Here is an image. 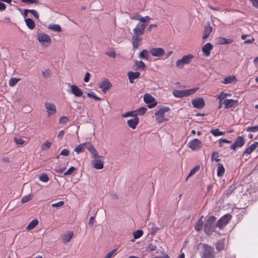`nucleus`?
Wrapping results in <instances>:
<instances>
[{"label":"nucleus","mask_w":258,"mask_h":258,"mask_svg":"<svg viewBox=\"0 0 258 258\" xmlns=\"http://www.w3.org/2000/svg\"><path fill=\"white\" fill-rule=\"evenodd\" d=\"M216 218L214 216H210L204 225V231L207 235H210L215 230V223Z\"/></svg>","instance_id":"nucleus-1"},{"label":"nucleus","mask_w":258,"mask_h":258,"mask_svg":"<svg viewBox=\"0 0 258 258\" xmlns=\"http://www.w3.org/2000/svg\"><path fill=\"white\" fill-rule=\"evenodd\" d=\"M170 110L169 107L164 106L159 108L155 113L156 120L157 123H161L168 119L165 117V113Z\"/></svg>","instance_id":"nucleus-2"},{"label":"nucleus","mask_w":258,"mask_h":258,"mask_svg":"<svg viewBox=\"0 0 258 258\" xmlns=\"http://www.w3.org/2000/svg\"><path fill=\"white\" fill-rule=\"evenodd\" d=\"M202 258H215L214 249L207 244H203L201 252Z\"/></svg>","instance_id":"nucleus-3"},{"label":"nucleus","mask_w":258,"mask_h":258,"mask_svg":"<svg viewBox=\"0 0 258 258\" xmlns=\"http://www.w3.org/2000/svg\"><path fill=\"white\" fill-rule=\"evenodd\" d=\"M37 39L41 45L43 47H48L51 44L50 37L43 32H40L38 34Z\"/></svg>","instance_id":"nucleus-4"},{"label":"nucleus","mask_w":258,"mask_h":258,"mask_svg":"<svg viewBox=\"0 0 258 258\" xmlns=\"http://www.w3.org/2000/svg\"><path fill=\"white\" fill-rule=\"evenodd\" d=\"M194 58V55L191 54H188L183 56L182 58L177 60L176 66L179 69H182L184 66L190 63Z\"/></svg>","instance_id":"nucleus-5"},{"label":"nucleus","mask_w":258,"mask_h":258,"mask_svg":"<svg viewBox=\"0 0 258 258\" xmlns=\"http://www.w3.org/2000/svg\"><path fill=\"white\" fill-rule=\"evenodd\" d=\"M198 89V88H193L184 90H175L172 92V93L176 97L182 98L195 93Z\"/></svg>","instance_id":"nucleus-6"},{"label":"nucleus","mask_w":258,"mask_h":258,"mask_svg":"<svg viewBox=\"0 0 258 258\" xmlns=\"http://www.w3.org/2000/svg\"><path fill=\"white\" fill-rule=\"evenodd\" d=\"M232 218L230 214H227L223 216L216 223V226L220 229H223L229 223Z\"/></svg>","instance_id":"nucleus-7"},{"label":"nucleus","mask_w":258,"mask_h":258,"mask_svg":"<svg viewBox=\"0 0 258 258\" xmlns=\"http://www.w3.org/2000/svg\"><path fill=\"white\" fill-rule=\"evenodd\" d=\"M144 101L145 103L148 104V107L149 108H152L157 104L155 99L149 94H145L144 95Z\"/></svg>","instance_id":"nucleus-8"},{"label":"nucleus","mask_w":258,"mask_h":258,"mask_svg":"<svg viewBox=\"0 0 258 258\" xmlns=\"http://www.w3.org/2000/svg\"><path fill=\"white\" fill-rule=\"evenodd\" d=\"M147 24L138 23L136 27L133 29L134 35L139 36L143 35L145 32V29Z\"/></svg>","instance_id":"nucleus-9"},{"label":"nucleus","mask_w":258,"mask_h":258,"mask_svg":"<svg viewBox=\"0 0 258 258\" xmlns=\"http://www.w3.org/2000/svg\"><path fill=\"white\" fill-rule=\"evenodd\" d=\"M245 140L243 137H238L234 143L230 146V149L236 150L237 148L242 147L245 144Z\"/></svg>","instance_id":"nucleus-10"},{"label":"nucleus","mask_w":258,"mask_h":258,"mask_svg":"<svg viewBox=\"0 0 258 258\" xmlns=\"http://www.w3.org/2000/svg\"><path fill=\"white\" fill-rule=\"evenodd\" d=\"M187 146L192 150H198L202 147V143L200 140L195 139L189 141L188 143Z\"/></svg>","instance_id":"nucleus-11"},{"label":"nucleus","mask_w":258,"mask_h":258,"mask_svg":"<svg viewBox=\"0 0 258 258\" xmlns=\"http://www.w3.org/2000/svg\"><path fill=\"white\" fill-rule=\"evenodd\" d=\"M149 52L152 56L158 57H162L165 53V50L160 47L152 48L150 49Z\"/></svg>","instance_id":"nucleus-12"},{"label":"nucleus","mask_w":258,"mask_h":258,"mask_svg":"<svg viewBox=\"0 0 258 258\" xmlns=\"http://www.w3.org/2000/svg\"><path fill=\"white\" fill-rule=\"evenodd\" d=\"M191 103L194 107L198 109H202L205 105L204 99L201 97L192 99L191 100Z\"/></svg>","instance_id":"nucleus-13"},{"label":"nucleus","mask_w":258,"mask_h":258,"mask_svg":"<svg viewBox=\"0 0 258 258\" xmlns=\"http://www.w3.org/2000/svg\"><path fill=\"white\" fill-rule=\"evenodd\" d=\"M45 107L48 113V116H50L56 113V106L54 104L50 102H46L45 104Z\"/></svg>","instance_id":"nucleus-14"},{"label":"nucleus","mask_w":258,"mask_h":258,"mask_svg":"<svg viewBox=\"0 0 258 258\" xmlns=\"http://www.w3.org/2000/svg\"><path fill=\"white\" fill-rule=\"evenodd\" d=\"M69 93H72L77 97H80L83 96V92L82 90L75 85H72L70 87Z\"/></svg>","instance_id":"nucleus-15"},{"label":"nucleus","mask_w":258,"mask_h":258,"mask_svg":"<svg viewBox=\"0 0 258 258\" xmlns=\"http://www.w3.org/2000/svg\"><path fill=\"white\" fill-rule=\"evenodd\" d=\"M223 104L225 108L228 109L237 106L238 104V101L233 99H225L223 101Z\"/></svg>","instance_id":"nucleus-16"},{"label":"nucleus","mask_w":258,"mask_h":258,"mask_svg":"<svg viewBox=\"0 0 258 258\" xmlns=\"http://www.w3.org/2000/svg\"><path fill=\"white\" fill-rule=\"evenodd\" d=\"M111 86V83L107 79H104L99 85V88L104 93H105L107 90L110 89Z\"/></svg>","instance_id":"nucleus-17"},{"label":"nucleus","mask_w":258,"mask_h":258,"mask_svg":"<svg viewBox=\"0 0 258 258\" xmlns=\"http://www.w3.org/2000/svg\"><path fill=\"white\" fill-rule=\"evenodd\" d=\"M87 150L90 152V153L92 154V157L96 159L97 158H103V157L99 156L98 151L95 149L93 146L89 143L87 146Z\"/></svg>","instance_id":"nucleus-18"},{"label":"nucleus","mask_w":258,"mask_h":258,"mask_svg":"<svg viewBox=\"0 0 258 258\" xmlns=\"http://www.w3.org/2000/svg\"><path fill=\"white\" fill-rule=\"evenodd\" d=\"M93 167L96 169H101L103 168L104 162L100 158H97L92 160Z\"/></svg>","instance_id":"nucleus-19"},{"label":"nucleus","mask_w":258,"mask_h":258,"mask_svg":"<svg viewBox=\"0 0 258 258\" xmlns=\"http://www.w3.org/2000/svg\"><path fill=\"white\" fill-rule=\"evenodd\" d=\"M213 47V45L210 43H207L205 44L202 49L204 56H209L210 55V52Z\"/></svg>","instance_id":"nucleus-20"},{"label":"nucleus","mask_w":258,"mask_h":258,"mask_svg":"<svg viewBox=\"0 0 258 258\" xmlns=\"http://www.w3.org/2000/svg\"><path fill=\"white\" fill-rule=\"evenodd\" d=\"M142 40V37L139 36L133 35L132 38V44L134 49H137L140 43Z\"/></svg>","instance_id":"nucleus-21"},{"label":"nucleus","mask_w":258,"mask_h":258,"mask_svg":"<svg viewBox=\"0 0 258 258\" xmlns=\"http://www.w3.org/2000/svg\"><path fill=\"white\" fill-rule=\"evenodd\" d=\"M139 118L137 116H135L134 118L128 120L127 121V124L129 127H131L132 129H135L136 128L137 125L139 123Z\"/></svg>","instance_id":"nucleus-22"},{"label":"nucleus","mask_w":258,"mask_h":258,"mask_svg":"<svg viewBox=\"0 0 258 258\" xmlns=\"http://www.w3.org/2000/svg\"><path fill=\"white\" fill-rule=\"evenodd\" d=\"M212 31L213 28L209 24H207L206 25H205L204 27V32L203 36V39H207L212 33Z\"/></svg>","instance_id":"nucleus-23"},{"label":"nucleus","mask_w":258,"mask_h":258,"mask_svg":"<svg viewBox=\"0 0 258 258\" xmlns=\"http://www.w3.org/2000/svg\"><path fill=\"white\" fill-rule=\"evenodd\" d=\"M127 76L129 81L131 83H134V80L138 79L140 77V73L138 72H128L127 73Z\"/></svg>","instance_id":"nucleus-24"},{"label":"nucleus","mask_w":258,"mask_h":258,"mask_svg":"<svg viewBox=\"0 0 258 258\" xmlns=\"http://www.w3.org/2000/svg\"><path fill=\"white\" fill-rule=\"evenodd\" d=\"M89 144V143H84L77 146L74 149V151L76 152L77 154H80L84 152L85 148L87 149V146Z\"/></svg>","instance_id":"nucleus-25"},{"label":"nucleus","mask_w":258,"mask_h":258,"mask_svg":"<svg viewBox=\"0 0 258 258\" xmlns=\"http://www.w3.org/2000/svg\"><path fill=\"white\" fill-rule=\"evenodd\" d=\"M73 235L74 233L72 231H69L68 233H65L62 236V241L64 243H68L73 237Z\"/></svg>","instance_id":"nucleus-26"},{"label":"nucleus","mask_w":258,"mask_h":258,"mask_svg":"<svg viewBox=\"0 0 258 258\" xmlns=\"http://www.w3.org/2000/svg\"><path fill=\"white\" fill-rule=\"evenodd\" d=\"M236 81L237 79L235 76H229L224 78V79L221 81V83L223 84H229Z\"/></svg>","instance_id":"nucleus-27"},{"label":"nucleus","mask_w":258,"mask_h":258,"mask_svg":"<svg viewBox=\"0 0 258 258\" xmlns=\"http://www.w3.org/2000/svg\"><path fill=\"white\" fill-rule=\"evenodd\" d=\"M25 22L26 26L31 30L33 29L35 27V23L32 19L30 18L25 19Z\"/></svg>","instance_id":"nucleus-28"},{"label":"nucleus","mask_w":258,"mask_h":258,"mask_svg":"<svg viewBox=\"0 0 258 258\" xmlns=\"http://www.w3.org/2000/svg\"><path fill=\"white\" fill-rule=\"evenodd\" d=\"M225 172V168L222 164L218 163L217 164V176L222 177Z\"/></svg>","instance_id":"nucleus-29"},{"label":"nucleus","mask_w":258,"mask_h":258,"mask_svg":"<svg viewBox=\"0 0 258 258\" xmlns=\"http://www.w3.org/2000/svg\"><path fill=\"white\" fill-rule=\"evenodd\" d=\"M48 28L54 32H61V28L58 24H50L48 26Z\"/></svg>","instance_id":"nucleus-30"},{"label":"nucleus","mask_w":258,"mask_h":258,"mask_svg":"<svg viewBox=\"0 0 258 258\" xmlns=\"http://www.w3.org/2000/svg\"><path fill=\"white\" fill-rule=\"evenodd\" d=\"M135 64L137 67V68L136 69V70L140 69L144 70L146 68L145 63L142 60H136L135 61Z\"/></svg>","instance_id":"nucleus-31"},{"label":"nucleus","mask_w":258,"mask_h":258,"mask_svg":"<svg viewBox=\"0 0 258 258\" xmlns=\"http://www.w3.org/2000/svg\"><path fill=\"white\" fill-rule=\"evenodd\" d=\"M149 52L147 49H144L139 54V57L143 59L148 60L149 58Z\"/></svg>","instance_id":"nucleus-32"},{"label":"nucleus","mask_w":258,"mask_h":258,"mask_svg":"<svg viewBox=\"0 0 258 258\" xmlns=\"http://www.w3.org/2000/svg\"><path fill=\"white\" fill-rule=\"evenodd\" d=\"M203 216L197 222L195 228L197 231H200L202 229L203 222L202 220Z\"/></svg>","instance_id":"nucleus-33"},{"label":"nucleus","mask_w":258,"mask_h":258,"mask_svg":"<svg viewBox=\"0 0 258 258\" xmlns=\"http://www.w3.org/2000/svg\"><path fill=\"white\" fill-rule=\"evenodd\" d=\"M233 41V40L230 38L226 39L221 37L219 39V43L220 44H229L232 43Z\"/></svg>","instance_id":"nucleus-34"},{"label":"nucleus","mask_w":258,"mask_h":258,"mask_svg":"<svg viewBox=\"0 0 258 258\" xmlns=\"http://www.w3.org/2000/svg\"><path fill=\"white\" fill-rule=\"evenodd\" d=\"M38 224V221L36 219H33L27 226L28 230H31L36 227Z\"/></svg>","instance_id":"nucleus-35"},{"label":"nucleus","mask_w":258,"mask_h":258,"mask_svg":"<svg viewBox=\"0 0 258 258\" xmlns=\"http://www.w3.org/2000/svg\"><path fill=\"white\" fill-rule=\"evenodd\" d=\"M151 18L149 16H146L145 17H143L141 16L139 19V23H141L142 24H147V25L149 23L150 20H151Z\"/></svg>","instance_id":"nucleus-36"},{"label":"nucleus","mask_w":258,"mask_h":258,"mask_svg":"<svg viewBox=\"0 0 258 258\" xmlns=\"http://www.w3.org/2000/svg\"><path fill=\"white\" fill-rule=\"evenodd\" d=\"M210 133L215 137L222 136L224 135V133L220 132L218 129L212 130L210 131Z\"/></svg>","instance_id":"nucleus-37"},{"label":"nucleus","mask_w":258,"mask_h":258,"mask_svg":"<svg viewBox=\"0 0 258 258\" xmlns=\"http://www.w3.org/2000/svg\"><path fill=\"white\" fill-rule=\"evenodd\" d=\"M200 167L199 165L196 166L194 168H193L190 171L189 174L188 175L186 180L188 177L190 176H191L192 175H194L198 171L200 170Z\"/></svg>","instance_id":"nucleus-38"},{"label":"nucleus","mask_w":258,"mask_h":258,"mask_svg":"<svg viewBox=\"0 0 258 258\" xmlns=\"http://www.w3.org/2000/svg\"><path fill=\"white\" fill-rule=\"evenodd\" d=\"M211 160L212 161H215L216 162H219L220 161V159L219 158V154L217 152L215 151L212 153Z\"/></svg>","instance_id":"nucleus-39"},{"label":"nucleus","mask_w":258,"mask_h":258,"mask_svg":"<svg viewBox=\"0 0 258 258\" xmlns=\"http://www.w3.org/2000/svg\"><path fill=\"white\" fill-rule=\"evenodd\" d=\"M225 247L224 243L223 241H218L216 245V248L217 250L220 251L223 249H224Z\"/></svg>","instance_id":"nucleus-40"},{"label":"nucleus","mask_w":258,"mask_h":258,"mask_svg":"<svg viewBox=\"0 0 258 258\" xmlns=\"http://www.w3.org/2000/svg\"><path fill=\"white\" fill-rule=\"evenodd\" d=\"M147 110V109L146 107H142L139 108L134 112H136V114L141 115L144 114L146 112Z\"/></svg>","instance_id":"nucleus-41"},{"label":"nucleus","mask_w":258,"mask_h":258,"mask_svg":"<svg viewBox=\"0 0 258 258\" xmlns=\"http://www.w3.org/2000/svg\"><path fill=\"white\" fill-rule=\"evenodd\" d=\"M51 146V143L50 142L46 141L41 145V149L43 150H48Z\"/></svg>","instance_id":"nucleus-42"},{"label":"nucleus","mask_w":258,"mask_h":258,"mask_svg":"<svg viewBox=\"0 0 258 258\" xmlns=\"http://www.w3.org/2000/svg\"><path fill=\"white\" fill-rule=\"evenodd\" d=\"M143 234V231L142 230H138L135 231L134 233V237L135 239H138L141 237Z\"/></svg>","instance_id":"nucleus-43"},{"label":"nucleus","mask_w":258,"mask_h":258,"mask_svg":"<svg viewBox=\"0 0 258 258\" xmlns=\"http://www.w3.org/2000/svg\"><path fill=\"white\" fill-rule=\"evenodd\" d=\"M19 80H20L19 79L12 78L9 80V85L11 87H14V86H15L17 84V83L19 82Z\"/></svg>","instance_id":"nucleus-44"},{"label":"nucleus","mask_w":258,"mask_h":258,"mask_svg":"<svg viewBox=\"0 0 258 258\" xmlns=\"http://www.w3.org/2000/svg\"><path fill=\"white\" fill-rule=\"evenodd\" d=\"M39 179L42 182H46L49 180V178L46 174L43 173L39 176Z\"/></svg>","instance_id":"nucleus-45"},{"label":"nucleus","mask_w":258,"mask_h":258,"mask_svg":"<svg viewBox=\"0 0 258 258\" xmlns=\"http://www.w3.org/2000/svg\"><path fill=\"white\" fill-rule=\"evenodd\" d=\"M87 96L89 98H93L95 100H101V98L100 97L97 96L95 95V93L93 92H92L90 93H88Z\"/></svg>","instance_id":"nucleus-46"},{"label":"nucleus","mask_w":258,"mask_h":258,"mask_svg":"<svg viewBox=\"0 0 258 258\" xmlns=\"http://www.w3.org/2000/svg\"><path fill=\"white\" fill-rule=\"evenodd\" d=\"M76 170V168L74 167V166H72L70 168H69L67 171H66L63 175H71L75 170Z\"/></svg>","instance_id":"nucleus-47"},{"label":"nucleus","mask_w":258,"mask_h":258,"mask_svg":"<svg viewBox=\"0 0 258 258\" xmlns=\"http://www.w3.org/2000/svg\"><path fill=\"white\" fill-rule=\"evenodd\" d=\"M231 96V94L222 92L218 96V98L219 99V100H225L224 99L225 98H226L228 96Z\"/></svg>","instance_id":"nucleus-48"},{"label":"nucleus","mask_w":258,"mask_h":258,"mask_svg":"<svg viewBox=\"0 0 258 258\" xmlns=\"http://www.w3.org/2000/svg\"><path fill=\"white\" fill-rule=\"evenodd\" d=\"M247 132L255 133L258 132V125L256 126L248 127L246 128Z\"/></svg>","instance_id":"nucleus-49"},{"label":"nucleus","mask_w":258,"mask_h":258,"mask_svg":"<svg viewBox=\"0 0 258 258\" xmlns=\"http://www.w3.org/2000/svg\"><path fill=\"white\" fill-rule=\"evenodd\" d=\"M117 250V248L113 249L111 251H109L107 254V255L105 256V258H111V257H112L113 256H114Z\"/></svg>","instance_id":"nucleus-50"},{"label":"nucleus","mask_w":258,"mask_h":258,"mask_svg":"<svg viewBox=\"0 0 258 258\" xmlns=\"http://www.w3.org/2000/svg\"><path fill=\"white\" fill-rule=\"evenodd\" d=\"M32 199V197L30 195L23 197L21 199V203L22 204L25 203Z\"/></svg>","instance_id":"nucleus-51"},{"label":"nucleus","mask_w":258,"mask_h":258,"mask_svg":"<svg viewBox=\"0 0 258 258\" xmlns=\"http://www.w3.org/2000/svg\"><path fill=\"white\" fill-rule=\"evenodd\" d=\"M14 140L17 145H22L24 143V141L21 138L15 137Z\"/></svg>","instance_id":"nucleus-52"},{"label":"nucleus","mask_w":258,"mask_h":258,"mask_svg":"<svg viewBox=\"0 0 258 258\" xmlns=\"http://www.w3.org/2000/svg\"><path fill=\"white\" fill-rule=\"evenodd\" d=\"M156 249L157 246L153 243H150L147 247V250L150 251H155L156 250Z\"/></svg>","instance_id":"nucleus-53"},{"label":"nucleus","mask_w":258,"mask_h":258,"mask_svg":"<svg viewBox=\"0 0 258 258\" xmlns=\"http://www.w3.org/2000/svg\"><path fill=\"white\" fill-rule=\"evenodd\" d=\"M70 154V151L69 150L67 149H63L60 153L59 155H58L57 158L60 156H69Z\"/></svg>","instance_id":"nucleus-54"},{"label":"nucleus","mask_w":258,"mask_h":258,"mask_svg":"<svg viewBox=\"0 0 258 258\" xmlns=\"http://www.w3.org/2000/svg\"><path fill=\"white\" fill-rule=\"evenodd\" d=\"M69 121V118L67 116L61 117L59 119V122L61 124H65Z\"/></svg>","instance_id":"nucleus-55"},{"label":"nucleus","mask_w":258,"mask_h":258,"mask_svg":"<svg viewBox=\"0 0 258 258\" xmlns=\"http://www.w3.org/2000/svg\"><path fill=\"white\" fill-rule=\"evenodd\" d=\"M51 71L49 69H47L42 72V75L45 78H49L51 75Z\"/></svg>","instance_id":"nucleus-56"},{"label":"nucleus","mask_w":258,"mask_h":258,"mask_svg":"<svg viewBox=\"0 0 258 258\" xmlns=\"http://www.w3.org/2000/svg\"><path fill=\"white\" fill-rule=\"evenodd\" d=\"M105 54L112 58H115L116 55V52L114 50L109 51L108 52H105Z\"/></svg>","instance_id":"nucleus-57"},{"label":"nucleus","mask_w":258,"mask_h":258,"mask_svg":"<svg viewBox=\"0 0 258 258\" xmlns=\"http://www.w3.org/2000/svg\"><path fill=\"white\" fill-rule=\"evenodd\" d=\"M64 204V202L60 201L57 203L52 204L51 207L58 208H60V207L62 206Z\"/></svg>","instance_id":"nucleus-58"},{"label":"nucleus","mask_w":258,"mask_h":258,"mask_svg":"<svg viewBox=\"0 0 258 258\" xmlns=\"http://www.w3.org/2000/svg\"><path fill=\"white\" fill-rule=\"evenodd\" d=\"M231 142H232V141H229L227 139H221L219 140V144L220 147L222 146L223 143L230 144Z\"/></svg>","instance_id":"nucleus-59"},{"label":"nucleus","mask_w":258,"mask_h":258,"mask_svg":"<svg viewBox=\"0 0 258 258\" xmlns=\"http://www.w3.org/2000/svg\"><path fill=\"white\" fill-rule=\"evenodd\" d=\"M140 17H141L140 15H139V14H138L137 13H136V14H134V15L131 16H130V18L132 20H135L139 21V19H140Z\"/></svg>","instance_id":"nucleus-60"},{"label":"nucleus","mask_w":258,"mask_h":258,"mask_svg":"<svg viewBox=\"0 0 258 258\" xmlns=\"http://www.w3.org/2000/svg\"><path fill=\"white\" fill-rule=\"evenodd\" d=\"M29 12L34 16V17L38 19L39 18V15L36 11L34 10H29Z\"/></svg>","instance_id":"nucleus-61"},{"label":"nucleus","mask_w":258,"mask_h":258,"mask_svg":"<svg viewBox=\"0 0 258 258\" xmlns=\"http://www.w3.org/2000/svg\"><path fill=\"white\" fill-rule=\"evenodd\" d=\"M134 112H135L134 111V112H132V111L127 112L122 115V117H126L128 116H135V114H134Z\"/></svg>","instance_id":"nucleus-62"},{"label":"nucleus","mask_w":258,"mask_h":258,"mask_svg":"<svg viewBox=\"0 0 258 258\" xmlns=\"http://www.w3.org/2000/svg\"><path fill=\"white\" fill-rule=\"evenodd\" d=\"M151 229H152V232L154 233L157 232L159 230V228L157 227L154 224H153L152 225Z\"/></svg>","instance_id":"nucleus-63"},{"label":"nucleus","mask_w":258,"mask_h":258,"mask_svg":"<svg viewBox=\"0 0 258 258\" xmlns=\"http://www.w3.org/2000/svg\"><path fill=\"white\" fill-rule=\"evenodd\" d=\"M252 6L256 8H258V0H250Z\"/></svg>","instance_id":"nucleus-64"}]
</instances>
